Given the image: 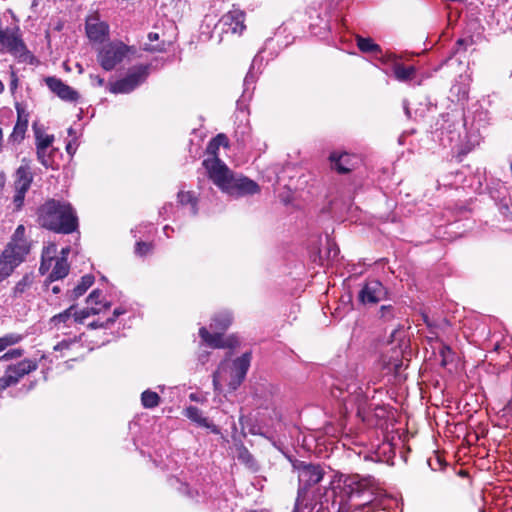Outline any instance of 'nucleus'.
I'll return each mask as SVG.
<instances>
[{"instance_id":"24","label":"nucleus","mask_w":512,"mask_h":512,"mask_svg":"<svg viewBox=\"0 0 512 512\" xmlns=\"http://www.w3.org/2000/svg\"><path fill=\"white\" fill-rule=\"evenodd\" d=\"M19 264V261L8 255V251H3L0 254V282L7 279Z\"/></svg>"},{"instance_id":"43","label":"nucleus","mask_w":512,"mask_h":512,"mask_svg":"<svg viewBox=\"0 0 512 512\" xmlns=\"http://www.w3.org/2000/svg\"><path fill=\"white\" fill-rule=\"evenodd\" d=\"M447 353H450V348L449 347H443L442 350H441V354L443 356V364L445 365L446 364V354Z\"/></svg>"},{"instance_id":"12","label":"nucleus","mask_w":512,"mask_h":512,"mask_svg":"<svg viewBox=\"0 0 512 512\" xmlns=\"http://www.w3.org/2000/svg\"><path fill=\"white\" fill-rule=\"evenodd\" d=\"M3 251H8V255L22 263L26 255L30 252V243L26 237V228L24 225H18L15 229L10 242Z\"/></svg>"},{"instance_id":"39","label":"nucleus","mask_w":512,"mask_h":512,"mask_svg":"<svg viewBox=\"0 0 512 512\" xmlns=\"http://www.w3.org/2000/svg\"><path fill=\"white\" fill-rule=\"evenodd\" d=\"M112 323H114V319H107L105 322L94 321L89 324V327L95 328H108Z\"/></svg>"},{"instance_id":"28","label":"nucleus","mask_w":512,"mask_h":512,"mask_svg":"<svg viewBox=\"0 0 512 512\" xmlns=\"http://www.w3.org/2000/svg\"><path fill=\"white\" fill-rule=\"evenodd\" d=\"M393 72L395 78L400 82H406L412 80L415 76V67L414 66H404L400 63H395L393 66Z\"/></svg>"},{"instance_id":"16","label":"nucleus","mask_w":512,"mask_h":512,"mask_svg":"<svg viewBox=\"0 0 512 512\" xmlns=\"http://www.w3.org/2000/svg\"><path fill=\"white\" fill-rule=\"evenodd\" d=\"M386 296V289L378 280L367 281L359 292V300L367 305H374Z\"/></svg>"},{"instance_id":"23","label":"nucleus","mask_w":512,"mask_h":512,"mask_svg":"<svg viewBox=\"0 0 512 512\" xmlns=\"http://www.w3.org/2000/svg\"><path fill=\"white\" fill-rule=\"evenodd\" d=\"M34 137H35V147L38 148H49L53 146L54 143V135L46 133L44 127L39 125L38 123H33L32 125Z\"/></svg>"},{"instance_id":"19","label":"nucleus","mask_w":512,"mask_h":512,"mask_svg":"<svg viewBox=\"0 0 512 512\" xmlns=\"http://www.w3.org/2000/svg\"><path fill=\"white\" fill-rule=\"evenodd\" d=\"M53 349L56 352H60L61 357H67L69 359H77L84 353V347L77 337L63 339L57 343Z\"/></svg>"},{"instance_id":"54","label":"nucleus","mask_w":512,"mask_h":512,"mask_svg":"<svg viewBox=\"0 0 512 512\" xmlns=\"http://www.w3.org/2000/svg\"><path fill=\"white\" fill-rule=\"evenodd\" d=\"M68 131L70 134H73L72 128H70Z\"/></svg>"},{"instance_id":"30","label":"nucleus","mask_w":512,"mask_h":512,"mask_svg":"<svg viewBox=\"0 0 512 512\" xmlns=\"http://www.w3.org/2000/svg\"><path fill=\"white\" fill-rule=\"evenodd\" d=\"M33 284V276L26 274L19 280L13 288V297H21Z\"/></svg>"},{"instance_id":"13","label":"nucleus","mask_w":512,"mask_h":512,"mask_svg":"<svg viewBox=\"0 0 512 512\" xmlns=\"http://www.w3.org/2000/svg\"><path fill=\"white\" fill-rule=\"evenodd\" d=\"M0 49L6 50L19 58H27V50L18 35L17 28L0 30Z\"/></svg>"},{"instance_id":"20","label":"nucleus","mask_w":512,"mask_h":512,"mask_svg":"<svg viewBox=\"0 0 512 512\" xmlns=\"http://www.w3.org/2000/svg\"><path fill=\"white\" fill-rule=\"evenodd\" d=\"M338 486L343 487L346 494L351 495L354 493H360L368 487L370 481L365 478H361L359 475H339L337 476Z\"/></svg>"},{"instance_id":"42","label":"nucleus","mask_w":512,"mask_h":512,"mask_svg":"<svg viewBox=\"0 0 512 512\" xmlns=\"http://www.w3.org/2000/svg\"><path fill=\"white\" fill-rule=\"evenodd\" d=\"M239 458L245 462H249L251 459V455L248 453V451L244 450L240 453Z\"/></svg>"},{"instance_id":"32","label":"nucleus","mask_w":512,"mask_h":512,"mask_svg":"<svg viewBox=\"0 0 512 512\" xmlns=\"http://www.w3.org/2000/svg\"><path fill=\"white\" fill-rule=\"evenodd\" d=\"M357 46L358 48L365 53L373 52L379 53L381 52V48L378 44L374 43L371 38L357 37Z\"/></svg>"},{"instance_id":"2","label":"nucleus","mask_w":512,"mask_h":512,"mask_svg":"<svg viewBox=\"0 0 512 512\" xmlns=\"http://www.w3.org/2000/svg\"><path fill=\"white\" fill-rule=\"evenodd\" d=\"M100 295L99 290L92 291L87 298L88 306L80 312L75 311V307L72 305L62 313L53 316L50 320L51 328L57 333L67 335L70 329L82 323L89 316L101 313L103 309L107 308V305L98 300Z\"/></svg>"},{"instance_id":"53","label":"nucleus","mask_w":512,"mask_h":512,"mask_svg":"<svg viewBox=\"0 0 512 512\" xmlns=\"http://www.w3.org/2000/svg\"><path fill=\"white\" fill-rule=\"evenodd\" d=\"M457 43H458L459 45H461V44L463 43V40H462V39H460V40H458V42H457Z\"/></svg>"},{"instance_id":"45","label":"nucleus","mask_w":512,"mask_h":512,"mask_svg":"<svg viewBox=\"0 0 512 512\" xmlns=\"http://www.w3.org/2000/svg\"><path fill=\"white\" fill-rule=\"evenodd\" d=\"M148 39L150 42L157 41L159 39L158 33H149Z\"/></svg>"},{"instance_id":"37","label":"nucleus","mask_w":512,"mask_h":512,"mask_svg":"<svg viewBox=\"0 0 512 512\" xmlns=\"http://www.w3.org/2000/svg\"><path fill=\"white\" fill-rule=\"evenodd\" d=\"M393 311H394L393 306H391V305H383L380 308V316H381V318H383L385 320H389L394 315Z\"/></svg>"},{"instance_id":"11","label":"nucleus","mask_w":512,"mask_h":512,"mask_svg":"<svg viewBox=\"0 0 512 512\" xmlns=\"http://www.w3.org/2000/svg\"><path fill=\"white\" fill-rule=\"evenodd\" d=\"M209 179L224 193L234 173L218 157H208L203 161Z\"/></svg>"},{"instance_id":"47","label":"nucleus","mask_w":512,"mask_h":512,"mask_svg":"<svg viewBox=\"0 0 512 512\" xmlns=\"http://www.w3.org/2000/svg\"><path fill=\"white\" fill-rule=\"evenodd\" d=\"M59 291H60V288H59L58 286H53V287H52V292H53L54 294H57Z\"/></svg>"},{"instance_id":"48","label":"nucleus","mask_w":512,"mask_h":512,"mask_svg":"<svg viewBox=\"0 0 512 512\" xmlns=\"http://www.w3.org/2000/svg\"><path fill=\"white\" fill-rule=\"evenodd\" d=\"M4 177L2 175H0V189L3 187L4 185Z\"/></svg>"},{"instance_id":"51","label":"nucleus","mask_w":512,"mask_h":512,"mask_svg":"<svg viewBox=\"0 0 512 512\" xmlns=\"http://www.w3.org/2000/svg\"><path fill=\"white\" fill-rule=\"evenodd\" d=\"M37 1H38V0H33V2H32V6H33V7L37 5Z\"/></svg>"},{"instance_id":"3","label":"nucleus","mask_w":512,"mask_h":512,"mask_svg":"<svg viewBox=\"0 0 512 512\" xmlns=\"http://www.w3.org/2000/svg\"><path fill=\"white\" fill-rule=\"evenodd\" d=\"M250 360V354L245 353L233 361H222L213 374L214 390L218 393H222L224 388L230 392L235 391L246 376Z\"/></svg>"},{"instance_id":"49","label":"nucleus","mask_w":512,"mask_h":512,"mask_svg":"<svg viewBox=\"0 0 512 512\" xmlns=\"http://www.w3.org/2000/svg\"><path fill=\"white\" fill-rule=\"evenodd\" d=\"M190 398H191V400H193V401H197V400H198V399H197V397H196L194 394H191V395H190Z\"/></svg>"},{"instance_id":"52","label":"nucleus","mask_w":512,"mask_h":512,"mask_svg":"<svg viewBox=\"0 0 512 512\" xmlns=\"http://www.w3.org/2000/svg\"><path fill=\"white\" fill-rule=\"evenodd\" d=\"M3 88H4V87H3V84H2V82L0 81V93L2 92Z\"/></svg>"},{"instance_id":"14","label":"nucleus","mask_w":512,"mask_h":512,"mask_svg":"<svg viewBox=\"0 0 512 512\" xmlns=\"http://www.w3.org/2000/svg\"><path fill=\"white\" fill-rule=\"evenodd\" d=\"M259 191L260 187L256 182L245 176L234 174L224 193L239 198L257 194Z\"/></svg>"},{"instance_id":"29","label":"nucleus","mask_w":512,"mask_h":512,"mask_svg":"<svg viewBox=\"0 0 512 512\" xmlns=\"http://www.w3.org/2000/svg\"><path fill=\"white\" fill-rule=\"evenodd\" d=\"M177 201L182 206H188L193 214L197 212V197L192 191L180 190L177 194Z\"/></svg>"},{"instance_id":"26","label":"nucleus","mask_w":512,"mask_h":512,"mask_svg":"<svg viewBox=\"0 0 512 512\" xmlns=\"http://www.w3.org/2000/svg\"><path fill=\"white\" fill-rule=\"evenodd\" d=\"M379 364L387 374L398 373L403 365L400 359V351L395 350L391 356H383Z\"/></svg>"},{"instance_id":"50","label":"nucleus","mask_w":512,"mask_h":512,"mask_svg":"<svg viewBox=\"0 0 512 512\" xmlns=\"http://www.w3.org/2000/svg\"><path fill=\"white\" fill-rule=\"evenodd\" d=\"M66 149H67L68 153H70V150H72L71 145H70V144H68V145H67V147H66Z\"/></svg>"},{"instance_id":"41","label":"nucleus","mask_w":512,"mask_h":512,"mask_svg":"<svg viewBox=\"0 0 512 512\" xmlns=\"http://www.w3.org/2000/svg\"><path fill=\"white\" fill-rule=\"evenodd\" d=\"M145 49L149 50V51H163L164 47H163V45H160V44H157V45L146 44Z\"/></svg>"},{"instance_id":"9","label":"nucleus","mask_w":512,"mask_h":512,"mask_svg":"<svg viewBox=\"0 0 512 512\" xmlns=\"http://www.w3.org/2000/svg\"><path fill=\"white\" fill-rule=\"evenodd\" d=\"M37 368L38 362L34 359H24L16 364L9 365L0 377V391L15 386L21 378Z\"/></svg>"},{"instance_id":"22","label":"nucleus","mask_w":512,"mask_h":512,"mask_svg":"<svg viewBox=\"0 0 512 512\" xmlns=\"http://www.w3.org/2000/svg\"><path fill=\"white\" fill-rule=\"evenodd\" d=\"M329 160L331 168L339 173H347L355 166V157L347 152L333 151Z\"/></svg>"},{"instance_id":"21","label":"nucleus","mask_w":512,"mask_h":512,"mask_svg":"<svg viewBox=\"0 0 512 512\" xmlns=\"http://www.w3.org/2000/svg\"><path fill=\"white\" fill-rule=\"evenodd\" d=\"M48 88L64 101H75L78 98V93L65 84L61 79L56 77H47L45 79Z\"/></svg>"},{"instance_id":"44","label":"nucleus","mask_w":512,"mask_h":512,"mask_svg":"<svg viewBox=\"0 0 512 512\" xmlns=\"http://www.w3.org/2000/svg\"><path fill=\"white\" fill-rule=\"evenodd\" d=\"M92 79L97 83L98 86H102L104 84V79L100 76H92Z\"/></svg>"},{"instance_id":"1","label":"nucleus","mask_w":512,"mask_h":512,"mask_svg":"<svg viewBox=\"0 0 512 512\" xmlns=\"http://www.w3.org/2000/svg\"><path fill=\"white\" fill-rule=\"evenodd\" d=\"M41 226L62 233H71L77 227V217L67 202L49 200L39 209Z\"/></svg>"},{"instance_id":"15","label":"nucleus","mask_w":512,"mask_h":512,"mask_svg":"<svg viewBox=\"0 0 512 512\" xmlns=\"http://www.w3.org/2000/svg\"><path fill=\"white\" fill-rule=\"evenodd\" d=\"M244 19V12L238 8H233L222 16L219 26L225 33L241 34L245 29Z\"/></svg>"},{"instance_id":"46","label":"nucleus","mask_w":512,"mask_h":512,"mask_svg":"<svg viewBox=\"0 0 512 512\" xmlns=\"http://www.w3.org/2000/svg\"><path fill=\"white\" fill-rule=\"evenodd\" d=\"M123 313L122 310H119V309H115L114 312H113V317H111L110 319H116L119 315H121Z\"/></svg>"},{"instance_id":"17","label":"nucleus","mask_w":512,"mask_h":512,"mask_svg":"<svg viewBox=\"0 0 512 512\" xmlns=\"http://www.w3.org/2000/svg\"><path fill=\"white\" fill-rule=\"evenodd\" d=\"M17 121L12 133L8 137V145H16L21 143L24 138L29 124V113L21 104L16 105Z\"/></svg>"},{"instance_id":"35","label":"nucleus","mask_w":512,"mask_h":512,"mask_svg":"<svg viewBox=\"0 0 512 512\" xmlns=\"http://www.w3.org/2000/svg\"><path fill=\"white\" fill-rule=\"evenodd\" d=\"M21 340V336L17 334H9L0 338V352L6 349L8 346L14 345Z\"/></svg>"},{"instance_id":"5","label":"nucleus","mask_w":512,"mask_h":512,"mask_svg":"<svg viewBox=\"0 0 512 512\" xmlns=\"http://www.w3.org/2000/svg\"><path fill=\"white\" fill-rule=\"evenodd\" d=\"M57 252L55 244H49L44 248L42 253V261L40 265V272L45 274L51 267L52 271L49 275L51 281L59 280L64 278L69 271V265L66 257L69 254V248L62 249V257L55 259L54 256Z\"/></svg>"},{"instance_id":"33","label":"nucleus","mask_w":512,"mask_h":512,"mask_svg":"<svg viewBox=\"0 0 512 512\" xmlns=\"http://www.w3.org/2000/svg\"><path fill=\"white\" fill-rule=\"evenodd\" d=\"M159 395L151 390H145L141 394V403L145 408H154L159 405Z\"/></svg>"},{"instance_id":"18","label":"nucleus","mask_w":512,"mask_h":512,"mask_svg":"<svg viewBox=\"0 0 512 512\" xmlns=\"http://www.w3.org/2000/svg\"><path fill=\"white\" fill-rule=\"evenodd\" d=\"M86 34L93 42H103L108 37L109 27L97 14H92L86 20Z\"/></svg>"},{"instance_id":"36","label":"nucleus","mask_w":512,"mask_h":512,"mask_svg":"<svg viewBox=\"0 0 512 512\" xmlns=\"http://www.w3.org/2000/svg\"><path fill=\"white\" fill-rule=\"evenodd\" d=\"M152 247L150 244L146 242H138L135 247V252L140 255L144 256L148 254L151 251Z\"/></svg>"},{"instance_id":"38","label":"nucleus","mask_w":512,"mask_h":512,"mask_svg":"<svg viewBox=\"0 0 512 512\" xmlns=\"http://www.w3.org/2000/svg\"><path fill=\"white\" fill-rule=\"evenodd\" d=\"M380 61L384 64L392 63L393 65L397 62V56L393 53H386L381 56Z\"/></svg>"},{"instance_id":"6","label":"nucleus","mask_w":512,"mask_h":512,"mask_svg":"<svg viewBox=\"0 0 512 512\" xmlns=\"http://www.w3.org/2000/svg\"><path fill=\"white\" fill-rule=\"evenodd\" d=\"M33 181V173L31 169V161L23 158L21 165L17 168L14 175V196L13 205L15 210H19L24 203L25 195L30 189Z\"/></svg>"},{"instance_id":"34","label":"nucleus","mask_w":512,"mask_h":512,"mask_svg":"<svg viewBox=\"0 0 512 512\" xmlns=\"http://www.w3.org/2000/svg\"><path fill=\"white\" fill-rule=\"evenodd\" d=\"M94 282V277L91 275H85L82 277L81 282L74 288L72 292L73 298H78L82 296L86 290L92 286Z\"/></svg>"},{"instance_id":"25","label":"nucleus","mask_w":512,"mask_h":512,"mask_svg":"<svg viewBox=\"0 0 512 512\" xmlns=\"http://www.w3.org/2000/svg\"><path fill=\"white\" fill-rule=\"evenodd\" d=\"M184 415L199 426L209 428L215 434L219 433V429L215 425L211 424L197 407L190 406L186 408Z\"/></svg>"},{"instance_id":"4","label":"nucleus","mask_w":512,"mask_h":512,"mask_svg":"<svg viewBox=\"0 0 512 512\" xmlns=\"http://www.w3.org/2000/svg\"><path fill=\"white\" fill-rule=\"evenodd\" d=\"M233 321L231 312L221 311L215 314L210 323V330L202 327L199 335L202 340L212 348H225L229 346L228 340L223 337V333L229 328Z\"/></svg>"},{"instance_id":"8","label":"nucleus","mask_w":512,"mask_h":512,"mask_svg":"<svg viewBox=\"0 0 512 512\" xmlns=\"http://www.w3.org/2000/svg\"><path fill=\"white\" fill-rule=\"evenodd\" d=\"M293 466L295 469L298 470V479L300 483L293 512H300L299 506L302 501L301 499L303 495L305 494L308 487L315 485L321 481V479L323 478V471L317 465L306 464L303 462L294 464Z\"/></svg>"},{"instance_id":"40","label":"nucleus","mask_w":512,"mask_h":512,"mask_svg":"<svg viewBox=\"0 0 512 512\" xmlns=\"http://www.w3.org/2000/svg\"><path fill=\"white\" fill-rule=\"evenodd\" d=\"M22 355V351L19 349H13L6 354H4L1 359H10V358H18Z\"/></svg>"},{"instance_id":"7","label":"nucleus","mask_w":512,"mask_h":512,"mask_svg":"<svg viewBox=\"0 0 512 512\" xmlns=\"http://www.w3.org/2000/svg\"><path fill=\"white\" fill-rule=\"evenodd\" d=\"M130 52V47L120 41H114L99 50L97 60L104 70L110 71L127 58Z\"/></svg>"},{"instance_id":"10","label":"nucleus","mask_w":512,"mask_h":512,"mask_svg":"<svg viewBox=\"0 0 512 512\" xmlns=\"http://www.w3.org/2000/svg\"><path fill=\"white\" fill-rule=\"evenodd\" d=\"M148 76V66L140 65L129 70L127 75L110 84L109 90L114 94H127L140 86Z\"/></svg>"},{"instance_id":"31","label":"nucleus","mask_w":512,"mask_h":512,"mask_svg":"<svg viewBox=\"0 0 512 512\" xmlns=\"http://www.w3.org/2000/svg\"><path fill=\"white\" fill-rule=\"evenodd\" d=\"M220 146L227 147L228 146V139L225 135L219 134L215 138H213L208 146H207V152L210 154V157H218L217 152Z\"/></svg>"},{"instance_id":"27","label":"nucleus","mask_w":512,"mask_h":512,"mask_svg":"<svg viewBox=\"0 0 512 512\" xmlns=\"http://www.w3.org/2000/svg\"><path fill=\"white\" fill-rule=\"evenodd\" d=\"M57 149L52 146L49 148L36 149L37 160L46 168L54 169V156Z\"/></svg>"}]
</instances>
